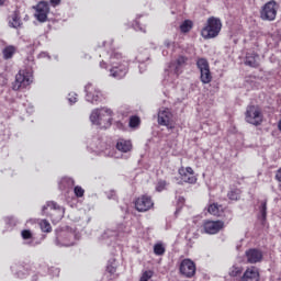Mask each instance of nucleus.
Wrapping results in <instances>:
<instances>
[{"instance_id":"nucleus-1","label":"nucleus","mask_w":281,"mask_h":281,"mask_svg":"<svg viewBox=\"0 0 281 281\" xmlns=\"http://www.w3.org/2000/svg\"><path fill=\"white\" fill-rule=\"evenodd\" d=\"M110 76L116 80H122L128 74V59L122 53L113 52L110 56Z\"/></svg>"},{"instance_id":"nucleus-2","label":"nucleus","mask_w":281,"mask_h":281,"mask_svg":"<svg viewBox=\"0 0 281 281\" xmlns=\"http://www.w3.org/2000/svg\"><path fill=\"white\" fill-rule=\"evenodd\" d=\"M113 116V111L109 108L94 109L90 114V122L95 126H111V117Z\"/></svg>"},{"instance_id":"nucleus-3","label":"nucleus","mask_w":281,"mask_h":281,"mask_svg":"<svg viewBox=\"0 0 281 281\" xmlns=\"http://www.w3.org/2000/svg\"><path fill=\"white\" fill-rule=\"evenodd\" d=\"M223 27V23H221V19L211 16L206 21V25L202 29V36L205 40L216 38L218 34H221V29Z\"/></svg>"},{"instance_id":"nucleus-4","label":"nucleus","mask_w":281,"mask_h":281,"mask_svg":"<svg viewBox=\"0 0 281 281\" xmlns=\"http://www.w3.org/2000/svg\"><path fill=\"white\" fill-rule=\"evenodd\" d=\"M246 122L252 126H260L262 124V110L258 105H248L245 113Z\"/></svg>"},{"instance_id":"nucleus-5","label":"nucleus","mask_w":281,"mask_h":281,"mask_svg":"<svg viewBox=\"0 0 281 281\" xmlns=\"http://www.w3.org/2000/svg\"><path fill=\"white\" fill-rule=\"evenodd\" d=\"M32 85V74L27 70H20L15 76V81L13 82V91H19L20 89H25Z\"/></svg>"},{"instance_id":"nucleus-6","label":"nucleus","mask_w":281,"mask_h":281,"mask_svg":"<svg viewBox=\"0 0 281 281\" xmlns=\"http://www.w3.org/2000/svg\"><path fill=\"white\" fill-rule=\"evenodd\" d=\"M196 67L200 70V80L203 85L212 82V72L210 71V63L205 58L196 60Z\"/></svg>"},{"instance_id":"nucleus-7","label":"nucleus","mask_w":281,"mask_h":281,"mask_svg":"<svg viewBox=\"0 0 281 281\" xmlns=\"http://www.w3.org/2000/svg\"><path fill=\"white\" fill-rule=\"evenodd\" d=\"M91 148L94 149L98 155H103V157H115V148L106 145L100 138H95L91 144Z\"/></svg>"},{"instance_id":"nucleus-8","label":"nucleus","mask_w":281,"mask_h":281,"mask_svg":"<svg viewBox=\"0 0 281 281\" xmlns=\"http://www.w3.org/2000/svg\"><path fill=\"white\" fill-rule=\"evenodd\" d=\"M276 5V1L271 0L262 7L260 11L262 21H276V16H278V8Z\"/></svg>"},{"instance_id":"nucleus-9","label":"nucleus","mask_w":281,"mask_h":281,"mask_svg":"<svg viewBox=\"0 0 281 281\" xmlns=\"http://www.w3.org/2000/svg\"><path fill=\"white\" fill-rule=\"evenodd\" d=\"M179 270L184 278H194V274L196 273V265L191 259H183Z\"/></svg>"},{"instance_id":"nucleus-10","label":"nucleus","mask_w":281,"mask_h":281,"mask_svg":"<svg viewBox=\"0 0 281 281\" xmlns=\"http://www.w3.org/2000/svg\"><path fill=\"white\" fill-rule=\"evenodd\" d=\"M158 124L166 126L168 131H172L175 125L172 124V112L169 109L160 110L158 112Z\"/></svg>"},{"instance_id":"nucleus-11","label":"nucleus","mask_w":281,"mask_h":281,"mask_svg":"<svg viewBox=\"0 0 281 281\" xmlns=\"http://www.w3.org/2000/svg\"><path fill=\"white\" fill-rule=\"evenodd\" d=\"M155 203L153 202V199L148 195H142L140 198H137L135 201V209L137 212H148Z\"/></svg>"},{"instance_id":"nucleus-12","label":"nucleus","mask_w":281,"mask_h":281,"mask_svg":"<svg viewBox=\"0 0 281 281\" xmlns=\"http://www.w3.org/2000/svg\"><path fill=\"white\" fill-rule=\"evenodd\" d=\"M35 16L40 23L47 21V14H49V3L47 1H41L35 8Z\"/></svg>"},{"instance_id":"nucleus-13","label":"nucleus","mask_w":281,"mask_h":281,"mask_svg":"<svg viewBox=\"0 0 281 281\" xmlns=\"http://www.w3.org/2000/svg\"><path fill=\"white\" fill-rule=\"evenodd\" d=\"M225 224L222 221H206L203 224L205 234H218Z\"/></svg>"},{"instance_id":"nucleus-14","label":"nucleus","mask_w":281,"mask_h":281,"mask_svg":"<svg viewBox=\"0 0 281 281\" xmlns=\"http://www.w3.org/2000/svg\"><path fill=\"white\" fill-rule=\"evenodd\" d=\"M246 260L249 265L262 262V251L256 248H250L245 252Z\"/></svg>"},{"instance_id":"nucleus-15","label":"nucleus","mask_w":281,"mask_h":281,"mask_svg":"<svg viewBox=\"0 0 281 281\" xmlns=\"http://www.w3.org/2000/svg\"><path fill=\"white\" fill-rule=\"evenodd\" d=\"M240 281H260V270L257 267H248L241 276Z\"/></svg>"},{"instance_id":"nucleus-16","label":"nucleus","mask_w":281,"mask_h":281,"mask_svg":"<svg viewBox=\"0 0 281 281\" xmlns=\"http://www.w3.org/2000/svg\"><path fill=\"white\" fill-rule=\"evenodd\" d=\"M47 207H50V210H53L55 214H57L58 221H60V218L65 216V209L58 205L56 202H47L46 205L42 207V214H45V210H47Z\"/></svg>"},{"instance_id":"nucleus-17","label":"nucleus","mask_w":281,"mask_h":281,"mask_svg":"<svg viewBox=\"0 0 281 281\" xmlns=\"http://www.w3.org/2000/svg\"><path fill=\"white\" fill-rule=\"evenodd\" d=\"M61 236L64 238L60 244L61 247H74L76 245V238H78L76 232H65Z\"/></svg>"},{"instance_id":"nucleus-18","label":"nucleus","mask_w":281,"mask_h":281,"mask_svg":"<svg viewBox=\"0 0 281 281\" xmlns=\"http://www.w3.org/2000/svg\"><path fill=\"white\" fill-rule=\"evenodd\" d=\"M9 27H13V30H19V27H23V21H21V11L16 9L10 16Z\"/></svg>"},{"instance_id":"nucleus-19","label":"nucleus","mask_w":281,"mask_h":281,"mask_svg":"<svg viewBox=\"0 0 281 281\" xmlns=\"http://www.w3.org/2000/svg\"><path fill=\"white\" fill-rule=\"evenodd\" d=\"M91 85L86 86V100L87 102H91V104H97V102H100L102 100V92L99 90H94V92H89Z\"/></svg>"},{"instance_id":"nucleus-20","label":"nucleus","mask_w":281,"mask_h":281,"mask_svg":"<svg viewBox=\"0 0 281 281\" xmlns=\"http://www.w3.org/2000/svg\"><path fill=\"white\" fill-rule=\"evenodd\" d=\"M179 76H181V72L172 69L169 64L168 67L165 68L164 82H175V80H177Z\"/></svg>"},{"instance_id":"nucleus-21","label":"nucleus","mask_w":281,"mask_h":281,"mask_svg":"<svg viewBox=\"0 0 281 281\" xmlns=\"http://www.w3.org/2000/svg\"><path fill=\"white\" fill-rule=\"evenodd\" d=\"M187 63H188V57L179 56L177 58V60L170 61L169 65H170L171 69L181 74V71H182L183 67H186Z\"/></svg>"},{"instance_id":"nucleus-22","label":"nucleus","mask_w":281,"mask_h":281,"mask_svg":"<svg viewBox=\"0 0 281 281\" xmlns=\"http://www.w3.org/2000/svg\"><path fill=\"white\" fill-rule=\"evenodd\" d=\"M116 150L120 153H131V150H133V143L124 138H119L116 142Z\"/></svg>"},{"instance_id":"nucleus-23","label":"nucleus","mask_w":281,"mask_h":281,"mask_svg":"<svg viewBox=\"0 0 281 281\" xmlns=\"http://www.w3.org/2000/svg\"><path fill=\"white\" fill-rule=\"evenodd\" d=\"M150 59V55L148 54V50H144L143 53H139L137 56H136V60L137 63H139L140 65L138 66V69L140 71V74L144 72V70L142 69H146V67L144 66V63H146V60H149Z\"/></svg>"},{"instance_id":"nucleus-24","label":"nucleus","mask_w":281,"mask_h":281,"mask_svg":"<svg viewBox=\"0 0 281 281\" xmlns=\"http://www.w3.org/2000/svg\"><path fill=\"white\" fill-rule=\"evenodd\" d=\"M245 65H247V67H258V54L256 53H248L246 54V59H245Z\"/></svg>"},{"instance_id":"nucleus-25","label":"nucleus","mask_w":281,"mask_h":281,"mask_svg":"<svg viewBox=\"0 0 281 281\" xmlns=\"http://www.w3.org/2000/svg\"><path fill=\"white\" fill-rule=\"evenodd\" d=\"M74 186H76V181H74V178L64 177L59 181V189L60 190H67L69 188H72Z\"/></svg>"},{"instance_id":"nucleus-26","label":"nucleus","mask_w":281,"mask_h":281,"mask_svg":"<svg viewBox=\"0 0 281 281\" xmlns=\"http://www.w3.org/2000/svg\"><path fill=\"white\" fill-rule=\"evenodd\" d=\"M16 54V48L12 45H9L2 49V56L4 60H10Z\"/></svg>"},{"instance_id":"nucleus-27","label":"nucleus","mask_w":281,"mask_h":281,"mask_svg":"<svg viewBox=\"0 0 281 281\" xmlns=\"http://www.w3.org/2000/svg\"><path fill=\"white\" fill-rule=\"evenodd\" d=\"M179 175H181L182 181H184V183H196V177L189 176L186 173V171H183V169L179 170Z\"/></svg>"},{"instance_id":"nucleus-28","label":"nucleus","mask_w":281,"mask_h":281,"mask_svg":"<svg viewBox=\"0 0 281 281\" xmlns=\"http://www.w3.org/2000/svg\"><path fill=\"white\" fill-rule=\"evenodd\" d=\"M223 206L218 205L217 203H213L209 206V213L212 214L213 216H220L221 215V210Z\"/></svg>"},{"instance_id":"nucleus-29","label":"nucleus","mask_w":281,"mask_h":281,"mask_svg":"<svg viewBox=\"0 0 281 281\" xmlns=\"http://www.w3.org/2000/svg\"><path fill=\"white\" fill-rule=\"evenodd\" d=\"M227 196L229 201H239L240 200V191L238 189H233L228 191Z\"/></svg>"},{"instance_id":"nucleus-30","label":"nucleus","mask_w":281,"mask_h":281,"mask_svg":"<svg viewBox=\"0 0 281 281\" xmlns=\"http://www.w3.org/2000/svg\"><path fill=\"white\" fill-rule=\"evenodd\" d=\"M154 254L155 256H164L166 254V247H164V244L158 243L154 246Z\"/></svg>"},{"instance_id":"nucleus-31","label":"nucleus","mask_w":281,"mask_h":281,"mask_svg":"<svg viewBox=\"0 0 281 281\" xmlns=\"http://www.w3.org/2000/svg\"><path fill=\"white\" fill-rule=\"evenodd\" d=\"M243 273V267H239V266H233L231 269H229V276L232 278H238V276H240Z\"/></svg>"},{"instance_id":"nucleus-32","label":"nucleus","mask_w":281,"mask_h":281,"mask_svg":"<svg viewBox=\"0 0 281 281\" xmlns=\"http://www.w3.org/2000/svg\"><path fill=\"white\" fill-rule=\"evenodd\" d=\"M190 30H192V21L186 20V21L180 25V31H181L183 34H188V32H190Z\"/></svg>"},{"instance_id":"nucleus-33","label":"nucleus","mask_w":281,"mask_h":281,"mask_svg":"<svg viewBox=\"0 0 281 281\" xmlns=\"http://www.w3.org/2000/svg\"><path fill=\"white\" fill-rule=\"evenodd\" d=\"M262 221H267V200L261 201L259 206Z\"/></svg>"},{"instance_id":"nucleus-34","label":"nucleus","mask_w":281,"mask_h":281,"mask_svg":"<svg viewBox=\"0 0 281 281\" xmlns=\"http://www.w3.org/2000/svg\"><path fill=\"white\" fill-rule=\"evenodd\" d=\"M40 227H41L42 232H46V233L52 232V224H49L47 222V220H42L40 222Z\"/></svg>"},{"instance_id":"nucleus-35","label":"nucleus","mask_w":281,"mask_h":281,"mask_svg":"<svg viewBox=\"0 0 281 281\" xmlns=\"http://www.w3.org/2000/svg\"><path fill=\"white\" fill-rule=\"evenodd\" d=\"M155 276V271L146 270L142 273L139 281H149Z\"/></svg>"},{"instance_id":"nucleus-36","label":"nucleus","mask_w":281,"mask_h":281,"mask_svg":"<svg viewBox=\"0 0 281 281\" xmlns=\"http://www.w3.org/2000/svg\"><path fill=\"white\" fill-rule=\"evenodd\" d=\"M117 236V232L115 231H112V229H106L103 235H102V238L103 240L106 239V238H115Z\"/></svg>"},{"instance_id":"nucleus-37","label":"nucleus","mask_w":281,"mask_h":281,"mask_svg":"<svg viewBox=\"0 0 281 281\" xmlns=\"http://www.w3.org/2000/svg\"><path fill=\"white\" fill-rule=\"evenodd\" d=\"M74 192L78 199H81V196H85V189H82V187L80 186L75 187Z\"/></svg>"},{"instance_id":"nucleus-38","label":"nucleus","mask_w":281,"mask_h":281,"mask_svg":"<svg viewBox=\"0 0 281 281\" xmlns=\"http://www.w3.org/2000/svg\"><path fill=\"white\" fill-rule=\"evenodd\" d=\"M130 126H131V128H136V126H139V117L138 116H132L130 119Z\"/></svg>"},{"instance_id":"nucleus-39","label":"nucleus","mask_w":281,"mask_h":281,"mask_svg":"<svg viewBox=\"0 0 281 281\" xmlns=\"http://www.w3.org/2000/svg\"><path fill=\"white\" fill-rule=\"evenodd\" d=\"M166 186H168V183L165 180L158 181L156 186L157 192H164V190H166Z\"/></svg>"},{"instance_id":"nucleus-40","label":"nucleus","mask_w":281,"mask_h":281,"mask_svg":"<svg viewBox=\"0 0 281 281\" xmlns=\"http://www.w3.org/2000/svg\"><path fill=\"white\" fill-rule=\"evenodd\" d=\"M23 240H30L32 238V232L30 229H24L21 232Z\"/></svg>"},{"instance_id":"nucleus-41","label":"nucleus","mask_w":281,"mask_h":281,"mask_svg":"<svg viewBox=\"0 0 281 281\" xmlns=\"http://www.w3.org/2000/svg\"><path fill=\"white\" fill-rule=\"evenodd\" d=\"M105 195L109 200H117V193H115V190H110L108 192H105Z\"/></svg>"},{"instance_id":"nucleus-42","label":"nucleus","mask_w":281,"mask_h":281,"mask_svg":"<svg viewBox=\"0 0 281 281\" xmlns=\"http://www.w3.org/2000/svg\"><path fill=\"white\" fill-rule=\"evenodd\" d=\"M106 271H108V273H111V276H113V273H115V271H117V268L113 263H109L106 266Z\"/></svg>"},{"instance_id":"nucleus-43","label":"nucleus","mask_w":281,"mask_h":281,"mask_svg":"<svg viewBox=\"0 0 281 281\" xmlns=\"http://www.w3.org/2000/svg\"><path fill=\"white\" fill-rule=\"evenodd\" d=\"M68 102H70L71 104H76L78 102V94L76 93H70L69 98H68Z\"/></svg>"},{"instance_id":"nucleus-44","label":"nucleus","mask_w":281,"mask_h":281,"mask_svg":"<svg viewBox=\"0 0 281 281\" xmlns=\"http://www.w3.org/2000/svg\"><path fill=\"white\" fill-rule=\"evenodd\" d=\"M186 175H190L191 177H194V169H192V167H187Z\"/></svg>"},{"instance_id":"nucleus-45","label":"nucleus","mask_w":281,"mask_h":281,"mask_svg":"<svg viewBox=\"0 0 281 281\" xmlns=\"http://www.w3.org/2000/svg\"><path fill=\"white\" fill-rule=\"evenodd\" d=\"M134 27H135V30H139V32L146 33V29H145V27H142V26L139 25V22H136L135 25H134Z\"/></svg>"},{"instance_id":"nucleus-46","label":"nucleus","mask_w":281,"mask_h":281,"mask_svg":"<svg viewBox=\"0 0 281 281\" xmlns=\"http://www.w3.org/2000/svg\"><path fill=\"white\" fill-rule=\"evenodd\" d=\"M117 232L128 233V229H126V226H124V224H121V225H119V227H117Z\"/></svg>"},{"instance_id":"nucleus-47","label":"nucleus","mask_w":281,"mask_h":281,"mask_svg":"<svg viewBox=\"0 0 281 281\" xmlns=\"http://www.w3.org/2000/svg\"><path fill=\"white\" fill-rule=\"evenodd\" d=\"M276 179L281 183V168L277 170L276 172Z\"/></svg>"},{"instance_id":"nucleus-48","label":"nucleus","mask_w":281,"mask_h":281,"mask_svg":"<svg viewBox=\"0 0 281 281\" xmlns=\"http://www.w3.org/2000/svg\"><path fill=\"white\" fill-rule=\"evenodd\" d=\"M50 1V5H53V8H56V5H60V0H49Z\"/></svg>"},{"instance_id":"nucleus-49","label":"nucleus","mask_w":281,"mask_h":281,"mask_svg":"<svg viewBox=\"0 0 281 281\" xmlns=\"http://www.w3.org/2000/svg\"><path fill=\"white\" fill-rule=\"evenodd\" d=\"M165 47H172V42H170L169 40L165 41Z\"/></svg>"},{"instance_id":"nucleus-50","label":"nucleus","mask_w":281,"mask_h":281,"mask_svg":"<svg viewBox=\"0 0 281 281\" xmlns=\"http://www.w3.org/2000/svg\"><path fill=\"white\" fill-rule=\"evenodd\" d=\"M100 67H101V69H106V63L101 61V63H100Z\"/></svg>"},{"instance_id":"nucleus-51","label":"nucleus","mask_w":281,"mask_h":281,"mask_svg":"<svg viewBox=\"0 0 281 281\" xmlns=\"http://www.w3.org/2000/svg\"><path fill=\"white\" fill-rule=\"evenodd\" d=\"M5 4V0H0V7Z\"/></svg>"},{"instance_id":"nucleus-52","label":"nucleus","mask_w":281,"mask_h":281,"mask_svg":"<svg viewBox=\"0 0 281 281\" xmlns=\"http://www.w3.org/2000/svg\"><path fill=\"white\" fill-rule=\"evenodd\" d=\"M278 127H279V131H281V120L279 121Z\"/></svg>"},{"instance_id":"nucleus-53","label":"nucleus","mask_w":281,"mask_h":281,"mask_svg":"<svg viewBox=\"0 0 281 281\" xmlns=\"http://www.w3.org/2000/svg\"><path fill=\"white\" fill-rule=\"evenodd\" d=\"M55 273H60V270H58L57 268L55 269Z\"/></svg>"},{"instance_id":"nucleus-54","label":"nucleus","mask_w":281,"mask_h":281,"mask_svg":"<svg viewBox=\"0 0 281 281\" xmlns=\"http://www.w3.org/2000/svg\"><path fill=\"white\" fill-rule=\"evenodd\" d=\"M33 281H36V276H35V277H33Z\"/></svg>"},{"instance_id":"nucleus-55","label":"nucleus","mask_w":281,"mask_h":281,"mask_svg":"<svg viewBox=\"0 0 281 281\" xmlns=\"http://www.w3.org/2000/svg\"><path fill=\"white\" fill-rule=\"evenodd\" d=\"M19 276V278H23V276H21V274H18Z\"/></svg>"},{"instance_id":"nucleus-56","label":"nucleus","mask_w":281,"mask_h":281,"mask_svg":"<svg viewBox=\"0 0 281 281\" xmlns=\"http://www.w3.org/2000/svg\"><path fill=\"white\" fill-rule=\"evenodd\" d=\"M180 201H183V198H181Z\"/></svg>"}]
</instances>
